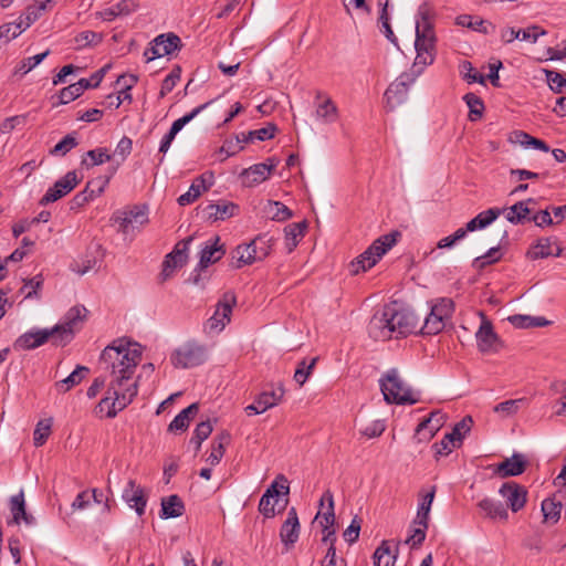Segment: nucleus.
<instances>
[{
	"label": "nucleus",
	"instance_id": "60",
	"mask_svg": "<svg viewBox=\"0 0 566 566\" xmlns=\"http://www.w3.org/2000/svg\"><path fill=\"white\" fill-rule=\"evenodd\" d=\"M76 138L69 134L66 135L61 142H59L53 149L51 150L52 155L55 156H64L66 155L71 149L77 146Z\"/></svg>",
	"mask_w": 566,
	"mask_h": 566
},
{
	"label": "nucleus",
	"instance_id": "28",
	"mask_svg": "<svg viewBox=\"0 0 566 566\" xmlns=\"http://www.w3.org/2000/svg\"><path fill=\"white\" fill-rule=\"evenodd\" d=\"M298 535H300L298 517H297L295 509L292 507L289 511L286 520L281 527L280 537H281V541L286 546H292L297 542Z\"/></svg>",
	"mask_w": 566,
	"mask_h": 566
},
{
	"label": "nucleus",
	"instance_id": "33",
	"mask_svg": "<svg viewBox=\"0 0 566 566\" xmlns=\"http://www.w3.org/2000/svg\"><path fill=\"white\" fill-rule=\"evenodd\" d=\"M10 511L12 513V522L14 524H20L21 521L27 525H32L34 523V517L25 511V501L22 491L10 499Z\"/></svg>",
	"mask_w": 566,
	"mask_h": 566
},
{
	"label": "nucleus",
	"instance_id": "53",
	"mask_svg": "<svg viewBox=\"0 0 566 566\" xmlns=\"http://www.w3.org/2000/svg\"><path fill=\"white\" fill-rule=\"evenodd\" d=\"M22 32H24V29L21 28V24L18 21L4 23L0 27V40L8 43L19 36Z\"/></svg>",
	"mask_w": 566,
	"mask_h": 566
},
{
	"label": "nucleus",
	"instance_id": "42",
	"mask_svg": "<svg viewBox=\"0 0 566 566\" xmlns=\"http://www.w3.org/2000/svg\"><path fill=\"white\" fill-rule=\"evenodd\" d=\"M436 494V486H432L430 492L423 495L421 502L419 503L417 516L413 521V524H424L429 523V514L431 510V504L433 502Z\"/></svg>",
	"mask_w": 566,
	"mask_h": 566
},
{
	"label": "nucleus",
	"instance_id": "39",
	"mask_svg": "<svg viewBox=\"0 0 566 566\" xmlns=\"http://www.w3.org/2000/svg\"><path fill=\"white\" fill-rule=\"evenodd\" d=\"M90 373L85 366H77L66 378L56 382V388L63 392L69 391L74 386L78 385Z\"/></svg>",
	"mask_w": 566,
	"mask_h": 566
},
{
	"label": "nucleus",
	"instance_id": "45",
	"mask_svg": "<svg viewBox=\"0 0 566 566\" xmlns=\"http://www.w3.org/2000/svg\"><path fill=\"white\" fill-rule=\"evenodd\" d=\"M52 418L42 419L36 423L33 431V443L35 447H42L46 442L52 432Z\"/></svg>",
	"mask_w": 566,
	"mask_h": 566
},
{
	"label": "nucleus",
	"instance_id": "16",
	"mask_svg": "<svg viewBox=\"0 0 566 566\" xmlns=\"http://www.w3.org/2000/svg\"><path fill=\"white\" fill-rule=\"evenodd\" d=\"M499 493L505 499L507 506L512 512H518L526 504L527 491L516 482H505L500 488Z\"/></svg>",
	"mask_w": 566,
	"mask_h": 566
},
{
	"label": "nucleus",
	"instance_id": "23",
	"mask_svg": "<svg viewBox=\"0 0 566 566\" xmlns=\"http://www.w3.org/2000/svg\"><path fill=\"white\" fill-rule=\"evenodd\" d=\"M527 465V461L522 453H514L496 465L494 473L500 478L516 476L522 474Z\"/></svg>",
	"mask_w": 566,
	"mask_h": 566
},
{
	"label": "nucleus",
	"instance_id": "21",
	"mask_svg": "<svg viewBox=\"0 0 566 566\" xmlns=\"http://www.w3.org/2000/svg\"><path fill=\"white\" fill-rule=\"evenodd\" d=\"M412 82L413 78H410L409 75L405 74L388 86L385 92V98L390 108H395L406 99L409 84Z\"/></svg>",
	"mask_w": 566,
	"mask_h": 566
},
{
	"label": "nucleus",
	"instance_id": "38",
	"mask_svg": "<svg viewBox=\"0 0 566 566\" xmlns=\"http://www.w3.org/2000/svg\"><path fill=\"white\" fill-rule=\"evenodd\" d=\"M397 560V549L392 552L387 541L378 546L373 555L374 566H394Z\"/></svg>",
	"mask_w": 566,
	"mask_h": 566
},
{
	"label": "nucleus",
	"instance_id": "12",
	"mask_svg": "<svg viewBox=\"0 0 566 566\" xmlns=\"http://www.w3.org/2000/svg\"><path fill=\"white\" fill-rule=\"evenodd\" d=\"M289 485L286 479L280 475L265 491L259 503V511L265 517H273L275 515V505L279 502L281 493H289Z\"/></svg>",
	"mask_w": 566,
	"mask_h": 566
},
{
	"label": "nucleus",
	"instance_id": "8",
	"mask_svg": "<svg viewBox=\"0 0 566 566\" xmlns=\"http://www.w3.org/2000/svg\"><path fill=\"white\" fill-rule=\"evenodd\" d=\"M454 304L451 298L441 297L430 305V313L424 317L420 332L423 335H437L443 331L447 321L453 314Z\"/></svg>",
	"mask_w": 566,
	"mask_h": 566
},
{
	"label": "nucleus",
	"instance_id": "58",
	"mask_svg": "<svg viewBox=\"0 0 566 566\" xmlns=\"http://www.w3.org/2000/svg\"><path fill=\"white\" fill-rule=\"evenodd\" d=\"M458 447H460V443L450 433H447L440 442L433 444L437 455H448Z\"/></svg>",
	"mask_w": 566,
	"mask_h": 566
},
{
	"label": "nucleus",
	"instance_id": "56",
	"mask_svg": "<svg viewBox=\"0 0 566 566\" xmlns=\"http://www.w3.org/2000/svg\"><path fill=\"white\" fill-rule=\"evenodd\" d=\"M522 399H510L494 406L493 411L502 417H510L517 412Z\"/></svg>",
	"mask_w": 566,
	"mask_h": 566
},
{
	"label": "nucleus",
	"instance_id": "17",
	"mask_svg": "<svg viewBox=\"0 0 566 566\" xmlns=\"http://www.w3.org/2000/svg\"><path fill=\"white\" fill-rule=\"evenodd\" d=\"M213 185V174L206 172L193 179L188 191L178 198V203L184 207L196 201L202 193L208 191Z\"/></svg>",
	"mask_w": 566,
	"mask_h": 566
},
{
	"label": "nucleus",
	"instance_id": "14",
	"mask_svg": "<svg viewBox=\"0 0 566 566\" xmlns=\"http://www.w3.org/2000/svg\"><path fill=\"white\" fill-rule=\"evenodd\" d=\"M51 340L53 344L52 328H34L20 335L13 343L15 350H31Z\"/></svg>",
	"mask_w": 566,
	"mask_h": 566
},
{
	"label": "nucleus",
	"instance_id": "62",
	"mask_svg": "<svg viewBox=\"0 0 566 566\" xmlns=\"http://www.w3.org/2000/svg\"><path fill=\"white\" fill-rule=\"evenodd\" d=\"M50 51L46 50L43 53L23 59L17 71L22 72L23 74L29 73L31 70H33L35 66H38L48 55Z\"/></svg>",
	"mask_w": 566,
	"mask_h": 566
},
{
	"label": "nucleus",
	"instance_id": "9",
	"mask_svg": "<svg viewBox=\"0 0 566 566\" xmlns=\"http://www.w3.org/2000/svg\"><path fill=\"white\" fill-rule=\"evenodd\" d=\"M170 360L176 368H192L206 360V349L196 342H188L171 354Z\"/></svg>",
	"mask_w": 566,
	"mask_h": 566
},
{
	"label": "nucleus",
	"instance_id": "51",
	"mask_svg": "<svg viewBox=\"0 0 566 566\" xmlns=\"http://www.w3.org/2000/svg\"><path fill=\"white\" fill-rule=\"evenodd\" d=\"M98 259L87 253L83 259L76 260L71 264V270L78 275H84L97 266Z\"/></svg>",
	"mask_w": 566,
	"mask_h": 566
},
{
	"label": "nucleus",
	"instance_id": "29",
	"mask_svg": "<svg viewBox=\"0 0 566 566\" xmlns=\"http://www.w3.org/2000/svg\"><path fill=\"white\" fill-rule=\"evenodd\" d=\"M562 253L560 247L548 238H543L532 245L527 251V258L531 260H538L548 256H559Z\"/></svg>",
	"mask_w": 566,
	"mask_h": 566
},
{
	"label": "nucleus",
	"instance_id": "11",
	"mask_svg": "<svg viewBox=\"0 0 566 566\" xmlns=\"http://www.w3.org/2000/svg\"><path fill=\"white\" fill-rule=\"evenodd\" d=\"M191 241V237L179 241L175 245L174 250L166 255L161 270V277L164 281L170 279L178 269L186 264L188 260L189 244Z\"/></svg>",
	"mask_w": 566,
	"mask_h": 566
},
{
	"label": "nucleus",
	"instance_id": "30",
	"mask_svg": "<svg viewBox=\"0 0 566 566\" xmlns=\"http://www.w3.org/2000/svg\"><path fill=\"white\" fill-rule=\"evenodd\" d=\"M34 4H29L25 10L18 18V22L21 28L29 29L35 21H38L42 14L49 10L50 3L46 0H34Z\"/></svg>",
	"mask_w": 566,
	"mask_h": 566
},
{
	"label": "nucleus",
	"instance_id": "59",
	"mask_svg": "<svg viewBox=\"0 0 566 566\" xmlns=\"http://www.w3.org/2000/svg\"><path fill=\"white\" fill-rule=\"evenodd\" d=\"M50 214H40L39 218H32L31 220L25 219V220L20 221L17 224H14L13 228H12V232H13L14 238H18L19 235H21L25 231L30 230L33 224H38L40 222H48L49 221V218H48Z\"/></svg>",
	"mask_w": 566,
	"mask_h": 566
},
{
	"label": "nucleus",
	"instance_id": "41",
	"mask_svg": "<svg viewBox=\"0 0 566 566\" xmlns=\"http://www.w3.org/2000/svg\"><path fill=\"white\" fill-rule=\"evenodd\" d=\"M455 23L460 27H465L475 31H479L483 34H489L494 30V25L491 23L480 19L473 21V18L470 14H461L457 18Z\"/></svg>",
	"mask_w": 566,
	"mask_h": 566
},
{
	"label": "nucleus",
	"instance_id": "27",
	"mask_svg": "<svg viewBox=\"0 0 566 566\" xmlns=\"http://www.w3.org/2000/svg\"><path fill=\"white\" fill-rule=\"evenodd\" d=\"M476 506L484 517L492 521L506 522L509 518L507 509L504 504L493 499H482L478 502Z\"/></svg>",
	"mask_w": 566,
	"mask_h": 566
},
{
	"label": "nucleus",
	"instance_id": "15",
	"mask_svg": "<svg viewBox=\"0 0 566 566\" xmlns=\"http://www.w3.org/2000/svg\"><path fill=\"white\" fill-rule=\"evenodd\" d=\"M78 182L80 179L77 178V174L75 171H69L46 190L45 195L41 198L40 203L48 205L59 200L71 192Z\"/></svg>",
	"mask_w": 566,
	"mask_h": 566
},
{
	"label": "nucleus",
	"instance_id": "36",
	"mask_svg": "<svg viewBox=\"0 0 566 566\" xmlns=\"http://www.w3.org/2000/svg\"><path fill=\"white\" fill-rule=\"evenodd\" d=\"M285 394V389L282 384H277L275 387H272L271 390L262 391L256 400L260 405V409L266 411L268 409L277 406Z\"/></svg>",
	"mask_w": 566,
	"mask_h": 566
},
{
	"label": "nucleus",
	"instance_id": "20",
	"mask_svg": "<svg viewBox=\"0 0 566 566\" xmlns=\"http://www.w3.org/2000/svg\"><path fill=\"white\" fill-rule=\"evenodd\" d=\"M226 253L224 245L220 243L218 235L210 238L206 241L200 251L199 269H206L209 265L218 262Z\"/></svg>",
	"mask_w": 566,
	"mask_h": 566
},
{
	"label": "nucleus",
	"instance_id": "1",
	"mask_svg": "<svg viewBox=\"0 0 566 566\" xmlns=\"http://www.w3.org/2000/svg\"><path fill=\"white\" fill-rule=\"evenodd\" d=\"M142 360V348L137 343L126 338H118L106 346L101 355V361L105 365L113 379L111 382L126 387L136 382L133 379L137 365Z\"/></svg>",
	"mask_w": 566,
	"mask_h": 566
},
{
	"label": "nucleus",
	"instance_id": "32",
	"mask_svg": "<svg viewBox=\"0 0 566 566\" xmlns=\"http://www.w3.org/2000/svg\"><path fill=\"white\" fill-rule=\"evenodd\" d=\"M199 405L196 402L182 409L169 423L168 431L174 433L185 432L188 429L191 419H193V417L197 415Z\"/></svg>",
	"mask_w": 566,
	"mask_h": 566
},
{
	"label": "nucleus",
	"instance_id": "63",
	"mask_svg": "<svg viewBox=\"0 0 566 566\" xmlns=\"http://www.w3.org/2000/svg\"><path fill=\"white\" fill-rule=\"evenodd\" d=\"M228 439H229L228 436H222L219 438V441L214 440V442L212 444V450L207 459V461L211 465H217L221 461V459L224 454L223 440L228 441Z\"/></svg>",
	"mask_w": 566,
	"mask_h": 566
},
{
	"label": "nucleus",
	"instance_id": "35",
	"mask_svg": "<svg viewBox=\"0 0 566 566\" xmlns=\"http://www.w3.org/2000/svg\"><path fill=\"white\" fill-rule=\"evenodd\" d=\"M431 19L432 12L430 7L428 4L420 6L416 22V36L436 38Z\"/></svg>",
	"mask_w": 566,
	"mask_h": 566
},
{
	"label": "nucleus",
	"instance_id": "48",
	"mask_svg": "<svg viewBox=\"0 0 566 566\" xmlns=\"http://www.w3.org/2000/svg\"><path fill=\"white\" fill-rule=\"evenodd\" d=\"M317 360H318V358L314 357L310 361H307L306 359H303L297 364V367L294 373V380L300 386H303L306 382V380L311 376Z\"/></svg>",
	"mask_w": 566,
	"mask_h": 566
},
{
	"label": "nucleus",
	"instance_id": "25",
	"mask_svg": "<svg viewBox=\"0 0 566 566\" xmlns=\"http://www.w3.org/2000/svg\"><path fill=\"white\" fill-rule=\"evenodd\" d=\"M507 220L514 224L534 222L537 227L544 228L562 223L564 214H507Z\"/></svg>",
	"mask_w": 566,
	"mask_h": 566
},
{
	"label": "nucleus",
	"instance_id": "22",
	"mask_svg": "<svg viewBox=\"0 0 566 566\" xmlns=\"http://www.w3.org/2000/svg\"><path fill=\"white\" fill-rule=\"evenodd\" d=\"M475 337L478 348L481 353H492L497 350L499 337L490 321L482 319Z\"/></svg>",
	"mask_w": 566,
	"mask_h": 566
},
{
	"label": "nucleus",
	"instance_id": "13",
	"mask_svg": "<svg viewBox=\"0 0 566 566\" xmlns=\"http://www.w3.org/2000/svg\"><path fill=\"white\" fill-rule=\"evenodd\" d=\"M277 161L269 158L265 163L255 164L240 174L241 184L244 187H254L268 180L276 168Z\"/></svg>",
	"mask_w": 566,
	"mask_h": 566
},
{
	"label": "nucleus",
	"instance_id": "10",
	"mask_svg": "<svg viewBox=\"0 0 566 566\" xmlns=\"http://www.w3.org/2000/svg\"><path fill=\"white\" fill-rule=\"evenodd\" d=\"M237 304L235 294L226 292L216 306L213 315L207 321L205 328L209 333H219L230 323L232 308Z\"/></svg>",
	"mask_w": 566,
	"mask_h": 566
},
{
	"label": "nucleus",
	"instance_id": "55",
	"mask_svg": "<svg viewBox=\"0 0 566 566\" xmlns=\"http://www.w3.org/2000/svg\"><path fill=\"white\" fill-rule=\"evenodd\" d=\"M212 432V424L209 420L202 421L197 424L193 437L191 438V442H195L197 446V449L201 447V443L211 434Z\"/></svg>",
	"mask_w": 566,
	"mask_h": 566
},
{
	"label": "nucleus",
	"instance_id": "50",
	"mask_svg": "<svg viewBox=\"0 0 566 566\" xmlns=\"http://www.w3.org/2000/svg\"><path fill=\"white\" fill-rule=\"evenodd\" d=\"M464 101L470 109L469 118L475 122L481 118L484 109L482 99L473 93H469L464 96Z\"/></svg>",
	"mask_w": 566,
	"mask_h": 566
},
{
	"label": "nucleus",
	"instance_id": "26",
	"mask_svg": "<svg viewBox=\"0 0 566 566\" xmlns=\"http://www.w3.org/2000/svg\"><path fill=\"white\" fill-rule=\"evenodd\" d=\"M147 222V214L113 216L109 219V224L114 227L117 232H122L125 235L134 233L136 224L143 226Z\"/></svg>",
	"mask_w": 566,
	"mask_h": 566
},
{
	"label": "nucleus",
	"instance_id": "31",
	"mask_svg": "<svg viewBox=\"0 0 566 566\" xmlns=\"http://www.w3.org/2000/svg\"><path fill=\"white\" fill-rule=\"evenodd\" d=\"M307 228L308 223L306 220L290 223L284 228L285 247L289 253L294 251V249L302 241L307 231Z\"/></svg>",
	"mask_w": 566,
	"mask_h": 566
},
{
	"label": "nucleus",
	"instance_id": "44",
	"mask_svg": "<svg viewBox=\"0 0 566 566\" xmlns=\"http://www.w3.org/2000/svg\"><path fill=\"white\" fill-rule=\"evenodd\" d=\"M324 501L328 502L327 511L321 514V512L317 513L316 520L321 518L319 523L324 527V530L331 528L333 526L335 521V514H334V499L333 494L329 491H326L322 499H321V506L324 505Z\"/></svg>",
	"mask_w": 566,
	"mask_h": 566
},
{
	"label": "nucleus",
	"instance_id": "47",
	"mask_svg": "<svg viewBox=\"0 0 566 566\" xmlns=\"http://www.w3.org/2000/svg\"><path fill=\"white\" fill-rule=\"evenodd\" d=\"M211 103H212V101L201 104V105L195 107L190 113L176 119L172 123L169 132L176 136L184 128L185 125L190 123L196 116H198L202 111H205Z\"/></svg>",
	"mask_w": 566,
	"mask_h": 566
},
{
	"label": "nucleus",
	"instance_id": "2",
	"mask_svg": "<svg viewBox=\"0 0 566 566\" xmlns=\"http://www.w3.org/2000/svg\"><path fill=\"white\" fill-rule=\"evenodd\" d=\"M418 326L419 319L413 312L394 304L385 306L381 315L371 318L368 332L376 340H387L416 333Z\"/></svg>",
	"mask_w": 566,
	"mask_h": 566
},
{
	"label": "nucleus",
	"instance_id": "6",
	"mask_svg": "<svg viewBox=\"0 0 566 566\" xmlns=\"http://www.w3.org/2000/svg\"><path fill=\"white\" fill-rule=\"evenodd\" d=\"M88 311L83 305H75L71 307L63 316L62 321L52 327L53 345L66 346L70 344L76 333H78L85 321L87 319Z\"/></svg>",
	"mask_w": 566,
	"mask_h": 566
},
{
	"label": "nucleus",
	"instance_id": "5",
	"mask_svg": "<svg viewBox=\"0 0 566 566\" xmlns=\"http://www.w3.org/2000/svg\"><path fill=\"white\" fill-rule=\"evenodd\" d=\"M379 386L384 399L388 403L415 405L419 401L418 394L407 385L396 368L381 376Z\"/></svg>",
	"mask_w": 566,
	"mask_h": 566
},
{
	"label": "nucleus",
	"instance_id": "61",
	"mask_svg": "<svg viewBox=\"0 0 566 566\" xmlns=\"http://www.w3.org/2000/svg\"><path fill=\"white\" fill-rule=\"evenodd\" d=\"M546 80L552 91L562 94L566 90V78L555 71H546Z\"/></svg>",
	"mask_w": 566,
	"mask_h": 566
},
{
	"label": "nucleus",
	"instance_id": "57",
	"mask_svg": "<svg viewBox=\"0 0 566 566\" xmlns=\"http://www.w3.org/2000/svg\"><path fill=\"white\" fill-rule=\"evenodd\" d=\"M102 34L94 31H83L75 36V43L78 48H85L88 45H97L102 42Z\"/></svg>",
	"mask_w": 566,
	"mask_h": 566
},
{
	"label": "nucleus",
	"instance_id": "4",
	"mask_svg": "<svg viewBox=\"0 0 566 566\" xmlns=\"http://www.w3.org/2000/svg\"><path fill=\"white\" fill-rule=\"evenodd\" d=\"M137 392V382L128 384L126 387L111 382L106 396L95 407L96 416L114 418L133 401Z\"/></svg>",
	"mask_w": 566,
	"mask_h": 566
},
{
	"label": "nucleus",
	"instance_id": "3",
	"mask_svg": "<svg viewBox=\"0 0 566 566\" xmlns=\"http://www.w3.org/2000/svg\"><path fill=\"white\" fill-rule=\"evenodd\" d=\"M401 238V232L394 230L377 238L361 254L349 264L350 273L354 275L366 272L392 248Z\"/></svg>",
	"mask_w": 566,
	"mask_h": 566
},
{
	"label": "nucleus",
	"instance_id": "19",
	"mask_svg": "<svg viewBox=\"0 0 566 566\" xmlns=\"http://www.w3.org/2000/svg\"><path fill=\"white\" fill-rule=\"evenodd\" d=\"M122 497L139 516L145 513L147 496L144 489L138 485L135 480H129L127 482L123 490Z\"/></svg>",
	"mask_w": 566,
	"mask_h": 566
},
{
	"label": "nucleus",
	"instance_id": "54",
	"mask_svg": "<svg viewBox=\"0 0 566 566\" xmlns=\"http://www.w3.org/2000/svg\"><path fill=\"white\" fill-rule=\"evenodd\" d=\"M460 73L468 83L484 84V76L475 71L472 63L463 61L460 65Z\"/></svg>",
	"mask_w": 566,
	"mask_h": 566
},
{
	"label": "nucleus",
	"instance_id": "49",
	"mask_svg": "<svg viewBox=\"0 0 566 566\" xmlns=\"http://www.w3.org/2000/svg\"><path fill=\"white\" fill-rule=\"evenodd\" d=\"M510 212H549L551 207L548 205L537 206V201L528 199L525 201H518L507 208Z\"/></svg>",
	"mask_w": 566,
	"mask_h": 566
},
{
	"label": "nucleus",
	"instance_id": "64",
	"mask_svg": "<svg viewBox=\"0 0 566 566\" xmlns=\"http://www.w3.org/2000/svg\"><path fill=\"white\" fill-rule=\"evenodd\" d=\"M501 258H502V253H501L500 248L494 247V248H491L485 254L476 258L474 260V263L480 268H484L486 265H491V264L500 261Z\"/></svg>",
	"mask_w": 566,
	"mask_h": 566
},
{
	"label": "nucleus",
	"instance_id": "34",
	"mask_svg": "<svg viewBox=\"0 0 566 566\" xmlns=\"http://www.w3.org/2000/svg\"><path fill=\"white\" fill-rule=\"evenodd\" d=\"M137 6L132 0H123L109 8L96 12V17L103 21H113L120 15H127L136 10Z\"/></svg>",
	"mask_w": 566,
	"mask_h": 566
},
{
	"label": "nucleus",
	"instance_id": "18",
	"mask_svg": "<svg viewBox=\"0 0 566 566\" xmlns=\"http://www.w3.org/2000/svg\"><path fill=\"white\" fill-rule=\"evenodd\" d=\"M338 108L333 99L323 92H317L315 102V117L323 124H333L338 119Z\"/></svg>",
	"mask_w": 566,
	"mask_h": 566
},
{
	"label": "nucleus",
	"instance_id": "43",
	"mask_svg": "<svg viewBox=\"0 0 566 566\" xmlns=\"http://www.w3.org/2000/svg\"><path fill=\"white\" fill-rule=\"evenodd\" d=\"M544 522L555 524L560 518L562 502L554 499H545L542 502Z\"/></svg>",
	"mask_w": 566,
	"mask_h": 566
},
{
	"label": "nucleus",
	"instance_id": "40",
	"mask_svg": "<svg viewBox=\"0 0 566 566\" xmlns=\"http://www.w3.org/2000/svg\"><path fill=\"white\" fill-rule=\"evenodd\" d=\"M155 39L156 46H158V52L161 54V56L171 54L179 49L181 43L180 38L174 33L160 34Z\"/></svg>",
	"mask_w": 566,
	"mask_h": 566
},
{
	"label": "nucleus",
	"instance_id": "46",
	"mask_svg": "<svg viewBox=\"0 0 566 566\" xmlns=\"http://www.w3.org/2000/svg\"><path fill=\"white\" fill-rule=\"evenodd\" d=\"M112 159L106 148H95L86 153V157L83 158L82 165L88 167L102 165Z\"/></svg>",
	"mask_w": 566,
	"mask_h": 566
},
{
	"label": "nucleus",
	"instance_id": "52",
	"mask_svg": "<svg viewBox=\"0 0 566 566\" xmlns=\"http://www.w3.org/2000/svg\"><path fill=\"white\" fill-rule=\"evenodd\" d=\"M42 285L43 276L42 274H38L30 280L24 281V284L21 287V293L25 298L36 297L38 291L41 290Z\"/></svg>",
	"mask_w": 566,
	"mask_h": 566
},
{
	"label": "nucleus",
	"instance_id": "7",
	"mask_svg": "<svg viewBox=\"0 0 566 566\" xmlns=\"http://www.w3.org/2000/svg\"><path fill=\"white\" fill-rule=\"evenodd\" d=\"M271 240L265 235H258L249 243L240 244L231 252V265L241 269L254 262L262 261L271 252Z\"/></svg>",
	"mask_w": 566,
	"mask_h": 566
},
{
	"label": "nucleus",
	"instance_id": "24",
	"mask_svg": "<svg viewBox=\"0 0 566 566\" xmlns=\"http://www.w3.org/2000/svg\"><path fill=\"white\" fill-rule=\"evenodd\" d=\"M443 415L439 411L431 412L430 416L422 420L416 429L415 438L418 442L429 441L443 423Z\"/></svg>",
	"mask_w": 566,
	"mask_h": 566
},
{
	"label": "nucleus",
	"instance_id": "37",
	"mask_svg": "<svg viewBox=\"0 0 566 566\" xmlns=\"http://www.w3.org/2000/svg\"><path fill=\"white\" fill-rule=\"evenodd\" d=\"M185 513V505L182 500L176 495H169L161 500V513L163 518H175L179 517Z\"/></svg>",
	"mask_w": 566,
	"mask_h": 566
}]
</instances>
